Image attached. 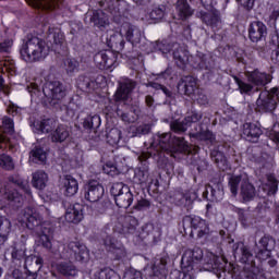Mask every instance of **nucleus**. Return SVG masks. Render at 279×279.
Segmentation results:
<instances>
[{
  "label": "nucleus",
  "mask_w": 279,
  "mask_h": 279,
  "mask_svg": "<svg viewBox=\"0 0 279 279\" xmlns=\"http://www.w3.org/2000/svg\"><path fill=\"white\" fill-rule=\"evenodd\" d=\"M59 274L62 276H77V268L71 263H62L57 266Z\"/></svg>",
  "instance_id": "obj_49"
},
{
  "label": "nucleus",
  "mask_w": 279,
  "mask_h": 279,
  "mask_svg": "<svg viewBox=\"0 0 279 279\" xmlns=\"http://www.w3.org/2000/svg\"><path fill=\"white\" fill-rule=\"evenodd\" d=\"M150 132H151L150 124H142L133 130V134H135V136H145V134H149Z\"/></svg>",
  "instance_id": "obj_60"
},
{
  "label": "nucleus",
  "mask_w": 279,
  "mask_h": 279,
  "mask_svg": "<svg viewBox=\"0 0 279 279\" xmlns=\"http://www.w3.org/2000/svg\"><path fill=\"white\" fill-rule=\"evenodd\" d=\"M9 181L12 184H15V186H19L20 189H22V191H25L26 193L28 192V185L26 183V181H24L23 179L19 178V177H10Z\"/></svg>",
  "instance_id": "obj_62"
},
{
  "label": "nucleus",
  "mask_w": 279,
  "mask_h": 279,
  "mask_svg": "<svg viewBox=\"0 0 279 279\" xmlns=\"http://www.w3.org/2000/svg\"><path fill=\"white\" fill-rule=\"evenodd\" d=\"M104 245L109 252H114L118 258L125 257V248H123L121 243L114 240V238H112L111 235H106V238L104 239Z\"/></svg>",
  "instance_id": "obj_31"
},
{
  "label": "nucleus",
  "mask_w": 279,
  "mask_h": 279,
  "mask_svg": "<svg viewBox=\"0 0 279 279\" xmlns=\"http://www.w3.org/2000/svg\"><path fill=\"white\" fill-rule=\"evenodd\" d=\"M234 82L238 84L241 95H252V93H258V87H253L252 84L243 82L238 76H234Z\"/></svg>",
  "instance_id": "obj_45"
},
{
  "label": "nucleus",
  "mask_w": 279,
  "mask_h": 279,
  "mask_svg": "<svg viewBox=\"0 0 279 279\" xmlns=\"http://www.w3.org/2000/svg\"><path fill=\"white\" fill-rule=\"evenodd\" d=\"M138 228V220L134 216H122L113 227V232L118 234H135Z\"/></svg>",
  "instance_id": "obj_10"
},
{
  "label": "nucleus",
  "mask_w": 279,
  "mask_h": 279,
  "mask_svg": "<svg viewBox=\"0 0 279 279\" xmlns=\"http://www.w3.org/2000/svg\"><path fill=\"white\" fill-rule=\"evenodd\" d=\"M182 234H189L192 238L194 232H196L197 239H204V236H208V234H210L208 223L199 216H184L182 219Z\"/></svg>",
  "instance_id": "obj_4"
},
{
  "label": "nucleus",
  "mask_w": 279,
  "mask_h": 279,
  "mask_svg": "<svg viewBox=\"0 0 279 279\" xmlns=\"http://www.w3.org/2000/svg\"><path fill=\"white\" fill-rule=\"evenodd\" d=\"M196 60L199 62L198 63L199 69H208V65H206V62H211L210 57L202 52L197 53Z\"/></svg>",
  "instance_id": "obj_64"
},
{
  "label": "nucleus",
  "mask_w": 279,
  "mask_h": 279,
  "mask_svg": "<svg viewBox=\"0 0 279 279\" xmlns=\"http://www.w3.org/2000/svg\"><path fill=\"white\" fill-rule=\"evenodd\" d=\"M14 45V40L7 38L3 41H0V53H10V49Z\"/></svg>",
  "instance_id": "obj_63"
},
{
  "label": "nucleus",
  "mask_w": 279,
  "mask_h": 279,
  "mask_svg": "<svg viewBox=\"0 0 279 279\" xmlns=\"http://www.w3.org/2000/svg\"><path fill=\"white\" fill-rule=\"evenodd\" d=\"M43 94L48 101H60L66 97V87L60 81H48L44 84Z\"/></svg>",
  "instance_id": "obj_8"
},
{
  "label": "nucleus",
  "mask_w": 279,
  "mask_h": 279,
  "mask_svg": "<svg viewBox=\"0 0 279 279\" xmlns=\"http://www.w3.org/2000/svg\"><path fill=\"white\" fill-rule=\"evenodd\" d=\"M248 38L252 43H260L267 38V25L260 21L252 22L248 26Z\"/></svg>",
  "instance_id": "obj_17"
},
{
  "label": "nucleus",
  "mask_w": 279,
  "mask_h": 279,
  "mask_svg": "<svg viewBox=\"0 0 279 279\" xmlns=\"http://www.w3.org/2000/svg\"><path fill=\"white\" fill-rule=\"evenodd\" d=\"M210 156L211 160L215 161L217 167L220 168L222 171H226V156L217 149L211 150Z\"/></svg>",
  "instance_id": "obj_50"
},
{
  "label": "nucleus",
  "mask_w": 279,
  "mask_h": 279,
  "mask_svg": "<svg viewBox=\"0 0 279 279\" xmlns=\"http://www.w3.org/2000/svg\"><path fill=\"white\" fill-rule=\"evenodd\" d=\"M239 221H241L242 226L244 228H247L248 226L254 225V216L250 211H239Z\"/></svg>",
  "instance_id": "obj_54"
},
{
  "label": "nucleus",
  "mask_w": 279,
  "mask_h": 279,
  "mask_svg": "<svg viewBox=\"0 0 279 279\" xmlns=\"http://www.w3.org/2000/svg\"><path fill=\"white\" fill-rule=\"evenodd\" d=\"M175 47H178L177 44H171L167 40H163L157 45V49H159L161 53H169Z\"/></svg>",
  "instance_id": "obj_61"
},
{
  "label": "nucleus",
  "mask_w": 279,
  "mask_h": 279,
  "mask_svg": "<svg viewBox=\"0 0 279 279\" xmlns=\"http://www.w3.org/2000/svg\"><path fill=\"white\" fill-rule=\"evenodd\" d=\"M190 138H195L196 141H209L213 143L215 141V134L209 130L199 129L198 132H190Z\"/></svg>",
  "instance_id": "obj_44"
},
{
  "label": "nucleus",
  "mask_w": 279,
  "mask_h": 279,
  "mask_svg": "<svg viewBox=\"0 0 279 279\" xmlns=\"http://www.w3.org/2000/svg\"><path fill=\"white\" fill-rule=\"evenodd\" d=\"M64 66H65L66 73H75V71L80 69V62H77L76 59L66 58L64 60Z\"/></svg>",
  "instance_id": "obj_58"
},
{
  "label": "nucleus",
  "mask_w": 279,
  "mask_h": 279,
  "mask_svg": "<svg viewBox=\"0 0 279 279\" xmlns=\"http://www.w3.org/2000/svg\"><path fill=\"white\" fill-rule=\"evenodd\" d=\"M110 194L114 197L118 208H129L134 202V194L130 190V186L123 182H116L110 187Z\"/></svg>",
  "instance_id": "obj_5"
},
{
  "label": "nucleus",
  "mask_w": 279,
  "mask_h": 279,
  "mask_svg": "<svg viewBox=\"0 0 279 279\" xmlns=\"http://www.w3.org/2000/svg\"><path fill=\"white\" fill-rule=\"evenodd\" d=\"M178 90L191 97V95H195V90H197V81L193 76H185L179 83Z\"/></svg>",
  "instance_id": "obj_29"
},
{
  "label": "nucleus",
  "mask_w": 279,
  "mask_h": 279,
  "mask_svg": "<svg viewBox=\"0 0 279 279\" xmlns=\"http://www.w3.org/2000/svg\"><path fill=\"white\" fill-rule=\"evenodd\" d=\"M137 83L132 78H123L119 82V87L114 94L116 101H128L134 93V88H136Z\"/></svg>",
  "instance_id": "obj_13"
},
{
  "label": "nucleus",
  "mask_w": 279,
  "mask_h": 279,
  "mask_svg": "<svg viewBox=\"0 0 279 279\" xmlns=\"http://www.w3.org/2000/svg\"><path fill=\"white\" fill-rule=\"evenodd\" d=\"M5 196L7 199L12 202L15 206H21V204H23V196L16 190L8 191Z\"/></svg>",
  "instance_id": "obj_55"
},
{
  "label": "nucleus",
  "mask_w": 279,
  "mask_h": 279,
  "mask_svg": "<svg viewBox=\"0 0 279 279\" xmlns=\"http://www.w3.org/2000/svg\"><path fill=\"white\" fill-rule=\"evenodd\" d=\"M278 184L279 181L276 175L267 174L266 181L259 186V193L263 191V194L266 195V197H274L276 193H278Z\"/></svg>",
  "instance_id": "obj_23"
},
{
  "label": "nucleus",
  "mask_w": 279,
  "mask_h": 279,
  "mask_svg": "<svg viewBox=\"0 0 279 279\" xmlns=\"http://www.w3.org/2000/svg\"><path fill=\"white\" fill-rule=\"evenodd\" d=\"M276 247V239L269 234H265L255 244L254 252L259 260H267L271 258V251Z\"/></svg>",
  "instance_id": "obj_9"
},
{
  "label": "nucleus",
  "mask_w": 279,
  "mask_h": 279,
  "mask_svg": "<svg viewBox=\"0 0 279 279\" xmlns=\"http://www.w3.org/2000/svg\"><path fill=\"white\" fill-rule=\"evenodd\" d=\"M203 117L204 114L202 112L192 111L184 118V121L187 123V126L191 128V123H197L202 121Z\"/></svg>",
  "instance_id": "obj_59"
},
{
  "label": "nucleus",
  "mask_w": 279,
  "mask_h": 279,
  "mask_svg": "<svg viewBox=\"0 0 279 279\" xmlns=\"http://www.w3.org/2000/svg\"><path fill=\"white\" fill-rule=\"evenodd\" d=\"M94 279H121V277L112 269L105 268L95 274Z\"/></svg>",
  "instance_id": "obj_51"
},
{
  "label": "nucleus",
  "mask_w": 279,
  "mask_h": 279,
  "mask_svg": "<svg viewBox=\"0 0 279 279\" xmlns=\"http://www.w3.org/2000/svg\"><path fill=\"white\" fill-rule=\"evenodd\" d=\"M99 3L101 8L107 4V12L111 14L116 23H121L130 12V4L125 0H105Z\"/></svg>",
  "instance_id": "obj_7"
},
{
  "label": "nucleus",
  "mask_w": 279,
  "mask_h": 279,
  "mask_svg": "<svg viewBox=\"0 0 279 279\" xmlns=\"http://www.w3.org/2000/svg\"><path fill=\"white\" fill-rule=\"evenodd\" d=\"M21 58L25 62H40L49 56V46L45 39L28 35L20 49Z\"/></svg>",
  "instance_id": "obj_3"
},
{
  "label": "nucleus",
  "mask_w": 279,
  "mask_h": 279,
  "mask_svg": "<svg viewBox=\"0 0 279 279\" xmlns=\"http://www.w3.org/2000/svg\"><path fill=\"white\" fill-rule=\"evenodd\" d=\"M14 134V120L9 117L2 118V129H0V136L7 138V141H0V149H3L5 145L10 142V137Z\"/></svg>",
  "instance_id": "obj_25"
},
{
  "label": "nucleus",
  "mask_w": 279,
  "mask_h": 279,
  "mask_svg": "<svg viewBox=\"0 0 279 279\" xmlns=\"http://www.w3.org/2000/svg\"><path fill=\"white\" fill-rule=\"evenodd\" d=\"M232 252L234 258H240L241 263L254 267V255L252 254V251H250V247L245 246L243 242H236L233 244Z\"/></svg>",
  "instance_id": "obj_15"
},
{
  "label": "nucleus",
  "mask_w": 279,
  "mask_h": 279,
  "mask_svg": "<svg viewBox=\"0 0 279 279\" xmlns=\"http://www.w3.org/2000/svg\"><path fill=\"white\" fill-rule=\"evenodd\" d=\"M70 133L66 126L60 125L51 133L52 143H64L69 138Z\"/></svg>",
  "instance_id": "obj_42"
},
{
  "label": "nucleus",
  "mask_w": 279,
  "mask_h": 279,
  "mask_svg": "<svg viewBox=\"0 0 279 279\" xmlns=\"http://www.w3.org/2000/svg\"><path fill=\"white\" fill-rule=\"evenodd\" d=\"M10 232H12V222L10 219L0 216V247L5 245Z\"/></svg>",
  "instance_id": "obj_37"
},
{
  "label": "nucleus",
  "mask_w": 279,
  "mask_h": 279,
  "mask_svg": "<svg viewBox=\"0 0 279 279\" xmlns=\"http://www.w3.org/2000/svg\"><path fill=\"white\" fill-rule=\"evenodd\" d=\"M68 250L70 253V258H73L78 263H84V260H88V248H86V245H84L80 241H71L70 243H68Z\"/></svg>",
  "instance_id": "obj_16"
},
{
  "label": "nucleus",
  "mask_w": 279,
  "mask_h": 279,
  "mask_svg": "<svg viewBox=\"0 0 279 279\" xmlns=\"http://www.w3.org/2000/svg\"><path fill=\"white\" fill-rule=\"evenodd\" d=\"M88 19L89 23H93L96 27H106L109 23L108 14L101 10L86 13L85 21H88Z\"/></svg>",
  "instance_id": "obj_28"
},
{
  "label": "nucleus",
  "mask_w": 279,
  "mask_h": 279,
  "mask_svg": "<svg viewBox=\"0 0 279 279\" xmlns=\"http://www.w3.org/2000/svg\"><path fill=\"white\" fill-rule=\"evenodd\" d=\"M23 221L26 228L31 230L36 236H39V243L46 250H51V234H53V227L49 222L43 221V216L36 208L26 207L23 210Z\"/></svg>",
  "instance_id": "obj_2"
},
{
  "label": "nucleus",
  "mask_w": 279,
  "mask_h": 279,
  "mask_svg": "<svg viewBox=\"0 0 279 279\" xmlns=\"http://www.w3.org/2000/svg\"><path fill=\"white\" fill-rule=\"evenodd\" d=\"M31 160L36 165H45V162H47V151L45 148L35 146L34 149L31 150Z\"/></svg>",
  "instance_id": "obj_41"
},
{
  "label": "nucleus",
  "mask_w": 279,
  "mask_h": 279,
  "mask_svg": "<svg viewBox=\"0 0 279 279\" xmlns=\"http://www.w3.org/2000/svg\"><path fill=\"white\" fill-rule=\"evenodd\" d=\"M168 154H170V156H173V154H191V147L189 143L184 141V137L174 136L171 140Z\"/></svg>",
  "instance_id": "obj_24"
},
{
  "label": "nucleus",
  "mask_w": 279,
  "mask_h": 279,
  "mask_svg": "<svg viewBox=\"0 0 279 279\" xmlns=\"http://www.w3.org/2000/svg\"><path fill=\"white\" fill-rule=\"evenodd\" d=\"M173 59L175 60L177 64L180 66H184L186 62H189V51L182 47H175L173 51Z\"/></svg>",
  "instance_id": "obj_46"
},
{
  "label": "nucleus",
  "mask_w": 279,
  "mask_h": 279,
  "mask_svg": "<svg viewBox=\"0 0 279 279\" xmlns=\"http://www.w3.org/2000/svg\"><path fill=\"white\" fill-rule=\"evenodd\" d=\"M243 136L248 143H258L263 136V129L256 123H245L243 125Z\"/></svg>",
  "instance_id": "obj_22"
},
{
  "label": "nucleus",
  "mask_w": 279,
  "mask_h": 279,
  "mask_svg": "<svg viewBox=\"0 0 279 279\" xmlns=\"http://www.w3.org/2000/svg\"><path fill=\"white\" fill-rule=\"evenodd\" d=\"M146 88H154V90H162V93L168 97V99H173V92L169 90L165 85L156 83V82H148L146 83Z\"/></svg>",
  "instance_id": "obj_52"
},
{
  "label": "nucleus",
  "mask_w": 279,
  "mask_h": 279,
  "mask_svg": "<svg viewBox=\"0 0 279 279\" xmlns=\"http://www.w3.org/2000/svg\"><path fill=\"white\" fill-rule=\"evenodd\" d=\"M165 10H167L165 5L155 7L149 14L150 19L153 21H162L165 19Z\"/></svg>",
  "instance_id": "obj_56"
},
{
  "label": "nucleus",
  "mask_w": 279,
  "mask_h": 279,
  "mask_svg": "<svg viewBox=\"0 0 279 279\" xmlns=\"http://www.w3.org/2000/svg\"><path fill=\"white\" fill-rule=\"evenodd\" d=\"M33 132L35 134H49L56 128V120L44 119L41 121L37 120L32 123Z\"/></svg>",
  "instance_id": "obj_27"
},
{
  "label": "nucleus",
  "mask_w": 279,
  "mask_h": 279,
  "mask_svg": "<svg viewBox=\"0 0 279 279\" xmlns=\"http://www.w3.org/2000/svg\"><path fill=\"white\" fill-rule=\"evenodd\" d=\"M250 181V177L247 173L242 172L240 174H232L228 180V186L231 191L233 197L239 195V191H241Z\"/></svg>",
  "instance_id": "obj_19"
},
{
  "label": "nucleus",
  "mask_w": 279,
  "mask_h": 279,
  "mask_svg": "<svg viewBox=\"0 0 279 279\" xmlns=\"http://www.w3.org/2000/svg\"><path fill=\"white\" fill-rule=\"evenodd\" d=\"M100 125H101V118L98 114L87 116L83 122V128L85 130H90L95 134H97V130H99Z\"/></svg>",
  "instance_id": "obj_40"
},
{
  "label": "nucleus",
  "mask_w": 279,
  "mask_h": 279,
  "mask_svg": "<svg viewBox=\"0 0 279 279\" xmlns=\"http://www.w3.org/2000/svg\"><path fill=\"white\" fill-rule=\"evenodd\" d=\"M175 10L180 21H186V19H191L195 12L189 4V0H178Z\"/></svg>",
  "instance_id": "obj_32"
},
{
  "label": "nucleus",
  "mask_w": 279,
  "mask_h": 279,
  "mask_svg": "<svg viewBox=\"0 0 279 279\" xmlns=\"http://www.w3.org/2000/svg\"><path fill=\"white\" fill-rule=\"evenodd\" d=\"M170 130L171 132H173L174 134H184V132H186V130H189V124L186 123V120H172L170 122Z\"/></svg>",
  "instance_id": "obj_48"
},
{
  "label": "nucleus",
  "mask_w": 279,
  "mask_h": 279,
  "mask_svg": "<svg viewBox=\"0 0 279 279\" xmlns=\"http://www.w3.org/2000/svg\"><path fill=\"white\" fill-rule=\"evenodd\" d=\"M202 262L205 271H211L217 275V278H221V271H223V259L210 252H207L204 256V251L198 246L187 248L184 252L181 265L186 271H193L195 266Z\"/></svg>",
  "instance_id": "obj_1"
},
{
  "label": "nucleus",
  "mask_w": 279,
  "mask_h": 279,
  "mask_svg": "<svg viewBox=\"0 0 279 279\" xmlns=\"http://www.w3.org/2000/svg\"><path fill=\"white\" fill-rule=\"evenodd\" d=\"M240 197L242 204H247L250 202H254L256 198V186L252 181H248L241 190H240Z\"/></svg>",
  "instance_id": "obj_33"
},
{
  "label": "nucleus",
  "mask_w": 279,
  "mask_h": 279,
  "mask_svg": "<svg viewBox=\"0 0 279 279\" xmlns=\"http://www.w3.org/2000/svg\"><path fill=\"white\" fill-rule=\"evenodd\" d=\"M64 193L66 197H73L80 190V184L77 180L71 175H65L62 180Z\"/></svg>",
  "instance_id": "obj_34"
},
{
  "label": "nucleus",
  "mask_w": 279,
  "mask_h": 279,
  "mask_svg": "<svg viewBox=\"0 0 279 279\" xmlns=\"http://www.w3.org/2000/svg\"><path fill=\"white\" fill-rule=\"evenodd\" d=\"M197 195L193 192H185L183 194H178L175 196L177 204L179 206H183L186 210H191L193 208V202H195Z\"/></svg>",
  "instance_id": "obj_35"
},
{
  "label": "nucleus",
  "mask_w": 279,
  "mask_h": 279,
  "mask_svg": "<svg viewBox=\"0 0 279 279\" xmlns=\"http://www.w3.org/2000/svg\"><path fill=\"white\" fill-rule=\"evenodd\" d=\"M26 2L37 10H56L60 5L58 0H26Z\"/></svg>",
  "instance_id": "obj_36"
},
{
  "label": "nucleus",
  "mask_w": 279,
  "mask_h": 279,
  "mask_svg": "<svg viewBox=\"0 0 279 279\" xmlns=\"http://www.w3.org/2000/svg\"><path fill=\"white\" fill-rule=\"evenodd\" d=\"M159 141V149L161 151H166L169 154V150L171 149V141H173V137H171V133H163L158 135Z\"/></svg>",
  "instance_id": "obj_47"
},
{
  "label": "nucleus",
  "mask_w": 279,
  "mask_h": 279,
  "mask_svg": "<svg viewBox=\"0 0 279 279\" xmlns=\"http://www.w3.org/2000/svg\"><path fill=\"white\" fill-rule=\"evenodd\" d=\"M0 167L7 171H12V169H14V161L12 160V157L9 155H1Z\"/></svg>",
  "instance_id": "obj_57"
},
{
  "label": "nucleus",
  "mask_w": 279,
  "mask_h": 279,
  "mask_svg": "<svg viewBox=\"0 0 279 279\" xmlns=\"http://www.w3.org/2000/svg\"><path fill=\"white\" fill-rule=\"evenodd\" d=\"M153 276L165 278L167 276V258L162 257L153 265Z\"/></svg>",
  "instance_id": "obj_43"
},
{
  "label": "nucleus",
  "mask_w": 279,
  "mask_h": 279,
  "mask_svg": "<svg viewBox=\"0 0 279 279\" xmlns=\"http://www.w3.org/2000/svg\"><path fill=\"white\" fill-rule=\"evenodd\" d=\"M279 102V88L274 87L270 90L260 92L256 100V110L258 112H274Z\"/></svg>",
  "instance_id": "obj_6"
},
{
  "label": "nucleus",
  "mask_w": 279,
  "mask_h": 279,
  "mask_svg": "<svg viewBox=\"0 0 279 279\" xmlns=\"http://www.w3.org/2000/svg\"><path fill=\"white\" fill-rule=\"evenodd\" d=\"M106 44L107 47L118 52L125 48V39H123V35L119 32H110Z\"/></svg>",
  "instance_id": "obj_26"
},
{
  "label": "nucleus",
  "mask_w": 279,
  "mask_h": 279,
  "mask_svg": "<svg viewBox=\"0 0 279 279\" xmlns=\"http://www.w3.org/2000/svg\"><path fill=\"white\" fill-rule=\"evenodd\" d=\"M196 19H201L202 23L211 27L214 32L221 27V13L217 9H211L209 12L197 11Z\"/></svg>",
  "instance_id": "obj_11"
},
{
  "label": "nucleus",
  "mask_w": 279,
  "mask_h": 279,
  "mask_svg": "<svg viewBox=\"0 0 279 279\" xmlns=\"http://www.w3.org/2000/svg\"><path fill=\"white\" fill-rule=\"evenodd\" d=\"M245 77H247L248 82L254 84V86H267V84L271 83V80H274L271 74L260 72L258 69L245 72Z\"/></svg>",
  "instance_id": "obj_20"
},
{
  "label": "nucleus",
  "mask_w": 279,
  "mask_h": 279,
  "mask_svg": "<svg viewBox=\"0 0 279 279\" xmlns=\"http://www.w3.org/2000/svg\"><path fill=\"white\" fill-rule=\"evenodd\" d=\"M26 252H27V247L25 246V243H23V242L16 243L13 246V250L11 252V258H12V263H14V265H16V267H21V265H23V262L25 260V257L27 256Z\"/></svg>",
  "instance_id": "obj_30"
},
{
  "label": "nucleus",
  "mask_w": 279,
  "mask_h": 279,
  "mask_svg": "<svg viewBox=\"0 0 279 279\" xmlns=\"http://www.w3.org/2000/svg\"><path fill=\"white\" fill-rule=\"evenodd\" d=\"M94 62L98 69L106 71L117 63V54L110 50L100 51L94 56Z\"/></svg>",
  "instance_id": "obj_14"
},
{
  "label": "nucleus",
  "mask_w": 279,
  "mask_h": 279,
  "mask_svg": "<svg viewBox=\"0 0 279 279\" xmlns=\"http://www.w3.org/2000/svg\"><path fill=\"white\" fill-rule=\"evenodd\" d=\"M82 219H84V205L76 203L66 208L65 221H68V223H80Z\"/></svg>",
  "instance_id": "obj_21"
},
{
  "label": "nucleus",
  "mask_w": 279,
  "mask_h": 279,
  "mask_svg": "<svg viewBox=\"0 0 279 279\" xmlns=\"http://www.w3.org/2000/svg\"><path fill=\"white\" fill-rule=\"evenodd\" d=\"M149 158V154L143 153L138 160L142 162V167H140L135 171V180L137 181V184H153L154 179H151V174L149 173V162H147V159Z\"/></svg>",
  "instance_id": "obj_12"
},
{
  "label": "nucleus",
  "mask_w": 279,
  "mask_h": 279,
  "mask_svg": "<svg viewBox=\"0 0 279 279\" xmlns=\"http://www.w3.org/2000/svg\"><path fill=\"white\" fill-rule=\"evenodd\" d=\"M47 182H49V177L45 171L38 170L33 173L32 184L35 189L43 191L47 186Z\"/></svg>",
  "instance_id": "obj_39"
},
{
  "label": "nucleus",
  "mask_w": 279,
  "mask_h": 279,
  "mask_svg": "<svg viewBox=\"0 0 279 279\" xmlns=\"http://www.w3.org/2000/svg\"><path fill=\"white\" fill-rule=\"evenodd\" d=\"M121 141V130L114 128L107 133V142L109 145H119Z\"/></svg>",
  "instance_id": "obj_53"
},
{
  "label": "nucleus",
  "mask_w": 279,
  "mask_h": 279,
  "mask_svg": "<svg viewBox=\"0 0 279 279\" xmlns=\"http://www.w3.org/2000/svg\"><path fill=\"white\" fill-rule=\"evenodd\" d=\"M125 38L131 45H138L143 38V32L135 25H129L125 32Z\"/></svg>",
  "instance_id": "obj_38"
},
{
  "label": "nucleus",
  "mask_w": 279,
  "mask_h": 279,
  "mask_svg": "<svg viewBox=\"0 0 279 279\" xmlns=\"http://www.w3.org/2000/svg\"><path fill=\"white\" fill-rule=\"evenodd\" d=\"M104 193H106V190H104L101 183L98 181H90L85 189L84 197L87 202L97 203L104 197Z\"/></svg>",
  "instance_id": "obj_18"
}]
</instances>
